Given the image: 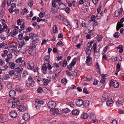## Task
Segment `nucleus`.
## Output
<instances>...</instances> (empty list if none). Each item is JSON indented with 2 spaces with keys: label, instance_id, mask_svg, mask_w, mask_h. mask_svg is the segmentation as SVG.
I'll return each mask as SVG.
<instances>
[{
  "label": "nucleus",
  "instance_id": "obj_2",
  "mask_svg": "<svg viewBox=\"0 0 124 124\" xmlns=\"http://www.w3.org/2000/svg\"><path fill=\"white\" fill-rule=\"evenodd\" d=\"M26 83L27 86L32 87L34 85L35 82L32 78L31 77H29L28 79L26 81Z\"/></svg>",
  "mask_w": 124,
  "mask_h": 124
},
{
  "label": "nucleus",
  "instance_id": "obj_26",
  "mask_svg": "<svg viewBox=\"0 0 124 124\" xmlns=\"http://www.w3.org/2000/svg\"><path fill=\"white\" fill-rule=\"evenodd\" d=\"M50 111L51 112L54 113V114L55 115L58 112L59 110L57 108H55L54 109H50Z\"/></svg>",
  "mask_w": 124,
  "mask_h": 124
},
{
  "label": "nucleus",
  "instance_id": "obj_22",
  "mask_svg": "<svg viewBox=\"0 0 124 124\" xmlns=\"http://www.w3.org/2000/svg\"><path fill=\"white\" fill-rule=\"evenodd\" d=\"M35 103H38L40 105V104H43L44 103V102L43 100L39 99L35 100Z\"/></svg>",
  "mask_w": 124,
  "mask_h": 124
},
{
  "label": "nucleus",
  "instance_id": "obj_13",
  "mask_svg": "<svg viewBox=\"0 0 124 124\" xmlns=\"http://www.w3.org/2000/svg\"><path fill=\"white\" fill-rule=\"evenodd\" d=\"M18 108L19 110L22 112H24L26 110V107L22 105H20L18 107Z\"/></svg>",
  "mask_w": 124,
  "mask_h": 124
},
{
  "label": "nucleus",
  "instance_id": "obj_1",
  "mask_svg": "<svg viewBox=\"0 0 124 124\" xmlns=\"http://www.w3.org/2000/svg\"><path fill=\"white\" fill-rule=\"evenodd\" d=\"M15 94L16 92L13 90H11L9 92V96L12 98L8 101V105L10 108H14L16 106V103L13 102V98L15 96Z\"/></svg>",
  "mask_w": 124,
  "mask_h": 124
},
{
  "label": "nucleus",
  "instance_id": "obj_15",
  "mask_svg": "<svg viewBox=\"0 0 124 124\" xmlns=\"http://www.w3.org/2000/svg\"><path fill=\"white\" fill-rule=\"evenodd\" d=\"M89 101L88 100H85L83 101V105L85 108H87L88 107L89 105Z\"/></svg>",
  "mask_w": 124,
  "mask_h": 124
},
{
  "label": "nucleus",
  "instance_id": "obj_16",
  "mask_svg": "<svg viewBox=\"0 0 124 124\" xmlns=\"http://www.w3.org/2000/svg\"><path fill=\"white\" fill-rule=\"evenodd\" d=\"M30 117V116L27 113L24 114L23 116V118L24 120L25 121L27 120Z\"/></svg>",
  "mask_w": 124,
  "mask_h": 124
},
{
  "label": "nucleus",
  "instance_id": "obj_11",
  "mask_svg": "<svg viewBox=\"0 0 124 124\" xmlns=\"http://www.w3.org/2000/svg\"><path fill=\"white\" fill-rule=\"evenodd\" d=\"M51 80V78L50 77H48L46 79H44L43 80V82L44 85H47L50 82Z\"/></svg>",
  "mask_w": 124,
  "mask_h": 124
},
{
  "label": "nucleus",
  "instance_id": "obj_47",
  "mask_svg": "<svg viewBox=\"0 0 124 124\" xmlns=\"http://www.w3.org/2000/svg\"><path fill=\"white\" fill-rule=\"evenodd\" d=\"M33 15V13L32 11H31L30 12V13L29 16H27V18L28 19H30V17H31Z\"/></svg>",
  "mask_w": 124,
  "mask_h": 124
},
{
  "label": "nucleus",
  "instance_id": "obj_39",
  "mask_svg": "<svg viewBox=\"0 0 124 124\" xmlns=\"http://www.w3.org/2000/svg\"><path fill=\"white\" fill-rule=\"evenodd\" d=\"M25 42L24 41H22L21 42L19 43V46L18 47L19 48H22L23 46L24 45H25Z\"/></svg>",
  "mask_w": 124,
  "mask_h": 124
},
{
  "label": "nucleus",
  "instance_id": "obj_27",
  "mask_svg": "<svg viewBox=\"0 0 124 124\" xmlns=\"http://www.w3.org/2000/svg\"><path fill=\"white\" fill-rule=\"evenodd\" d=\"M103 13L102 12L97 13L96 15V17L98 19H100L102 16Z\"/></svg>",
  "mask_w": 124,
  "mask_h": 124
},
{
  "label": "nucleus",
  "instance_id": "obj_42",
  "mask_svg": "<svg viewBox=\"0 0 124 124\" xmlns=\"http://www.w3.org/2000/svg\"><path fill=\"white\" fill-rule=\"evenodd\" d=\"M25 23L23 22L20 26V28L21 29V30H23L25 29V26L24 25Z\"/></svg>",
  "mask_w": 124,
  "mask_h": 124
},
{
  "label": "nucleus",
  "instance_id": "obj_55",
  "mask_svg": "<svg viewBox=\"0 0 124 124\" xmlns=\"http://www.w3.org/2000/svg\"><path fill=\"white\" fill-rule=\"evenodd\" d=\"M32 29V28L30 26L28 27L26 29V30L27 32H30Z\"/></svg>",
  "mask_w": 124,
  "mask_h": 124
},
{
  "label": "nucleus",
  "instance_id": "obj_59",
  "mask_svg": "<svg viewBox=\"0 0 124 124\" xmlns=\"http://www.w3.org/2000/svg\"><path fill=\"white\" fill-rule=\"evenodd\" d=\"M9 75L10 76L13 75L15 74L14 71L13 70H11L9 72Z\"/></svg>",
  "mask_w": 124,
  "mask_h": 124
},
{
  "label": "nucleus",
  "instance_id": "obj_56",
  "mask_svg": "<svg viewBox=\"0 0 124 124\" xmlns=\"http://www.w3.org/2000/svg\"><path fill=\"white\" fill-rule=\"evenodd\" d=\"M25 62L23 60L21 62V63L20 65L21 67L24 66L25 65Z\"/></svg>",
  "mask_w": 124,
  "mask_h": 124
},
{
  "label": "nucleus",
  "instance_id": "obj_41",
  "mask_svg": "<svg viewBox=\"0 0 124 124\" xmlns=\"http://www.w3.org/2000/svg\"><path fill=\"white\" fill-rule=\"evenodd\" d=\"M35 107L37 109H39L40 107V105L38 104V103H36L34 104Z\"/></svg>",
  "mask_w": 124,
  "mask_h": 124
},
{
  "label": "nucleus",
  "instance_id": "obj_48",
  "mask_svg": "<svg viewBox=\"0 0 124 124\" xmlns=\"http://www.w3.org/2000/svg\"><path fill=\"white\" fill-rule=\"evenodd\" d=\"M70 110H69L68 108H67L64 109H63L62 112L63 113H67L70 112Z\"/></svg>",
  "mask_w": 124,
  "mask_h": 124
},
{
  "label": "nucleus",
  "instance_id": "obj_46",
  "mask_svg": "<svg viewBox=\"0 0 124 124\" xmlns=\"http://www.w3.org/2000/svg\"><path fill=\"white\" fill-rule=\"evenodd\" d=\"M43 90L41 87H39L37 90V92L39 93H40L42 92Z\"/></svg>",
  "mask_w": 124,
  "mask_h": 124
},
{
  "label": "nucleus",
  "instance_id": "obj_45",
  "mask_svg": "<svg viewBox=\"0 0 124 124\" xmlns=\"http://www.w3.org/2000/svg\"><path fill=\"white\" fill-rule=\"evenodd\" d=\"M53 31L54 33H55L57 31V27L56 25H54L53 28Z\"/></svg>",
  "mask_w": 124,
  "mask_h": 124
},
{
  "label": "nucleus",
  "instance_id": "obj_28",
  "mask_svg": "<svg viewBox=\"0 0 124 124\" xmlns=\"http://www.w3.org/2000/svg\"><path fill=\"white\" fill-rule=\"evenodd\" d=\"M97 41L98 42L101 41L102 39V36L101 35H98L96 37Z\"/></svg>",
  "mask_w": 124,
  "mask_h": 124
},
{
  "label": "nucleus",
  "instance_id": "obj_10",
  "mask_svg": "<svg viewBox=\"0 0 124 124\" xmlns=\"http://www.w3.org/2000/svg\"><path fill=\"white\" fill-rule=\"evenodd\" d=\"M110 85H112L114 87L116 88L119 87L118 82L116 80H111L110 82Z\"/></svg>",
  "mask_w": 124,
  "mask_h": 124
},
{
  "label": "nucleus",
  "instance_id": "obj_32",
  "mask_svg": "<svg viewBox=\"0 0 124 124\" xmlns=\"http://www.w3.org/2000/svg\"><path fill=\"white\" fill-rule=\"evenodd\" d=\"M108 99V96L107 95H105L103 96L102 97V100L103 102H105Z\"/></svg>",
  "mask_w": 124,
  "mask_h": 124
},
{
  "label": "nucleus",
  "instance_id": "obj_49",
  "mask_svg": "<svg viewBox=\"0 0 124 124\" xmlns=\"http://www.w3.org/2000/svg\"><path fill=\"white\" fill-rule=\"evenodd\" d=\"M61 82L64 84H66L67 82V80L66 78H63Z\"/></svg>",
  "mask_w": 124,
  "mask_h": 124
},
{
  "label": "nucleus",
  "instance_id": "obj_8",
  "mask_svg": "<svg viewBox=\"0 0 124 124\" xmlns=\"http://www.w3.org/2000/svg\"><path fill=\"white\" fill-rule=\"evenodd\" d=\"M50 60V55H46L44 57V62L45 64H48Z\"/></svg>",
  "mask_w": 124,
  "mask_h": 124
},
{
  "label": "nucleus",
  "instance_id": "obj_3",
  "mask_svg": "<svg viewBox=\"0 0 124 124\" xmlns=\"http://www.w3.org/2000/svg\"><path fill=\"white\" fill-rule=\"evenodd\" d=\"M124 21V18H122L121 19L120 22H118L117 24L116 29L117 31H118L121 27H123V25L122 24Z\"/></svg>",
  "mask_w": 124,
  "mask_h": 124
},
{
  "label": "nucleus",
  "instance_id": "obj_21",
  "mask_svg": "<svg viewBox=\"0 0 124 124\" xmlns=\"http://www.w3.org/2000/svg\"><path fill=\"white\" fill-rule=\"evenodd\" d=\"M92 48H91V49L89 48V47H86V49L85 50L86 54H87L90 55L91 54L92 52L91 49Z\"/></svg>",
  "mask_w": 124,
  "mask_h": 124
},
{
  "label": "nucleus",
  "instance_id": "obj_57",
  "mask_svg": "<svg viewBox=\"0 0 124 124\" xmlns=\"http://www.w3.org/2000/svg\"><path fill=\"white\" fill-rule=\"evenodd\" d=\"M83 92L86 94L89 93V92L87 91V90L86 87H85L84 88Z\"/></svg>",
  "mask_w": 124,
  "mask_h": 124
},
{
  "label": "nucleus",
  "instance_id": "obj_53",
  "mask_svg": "<svg viewBox=\"0 0 124 124\" xmlns=\"http://www.w3.org/2000/svg\"><path fill=\"white\" fill-rule=\"evenodd\" d=\"M65 11L67 13H69L70 11V8L68 7H67L65 9Z\"/></svg>",
  "mask_w": 124,
  "mask_h": 124
},
{
  "label": "nucleus",
  "instance_id": "obj_12",
  "mask_svg": "<svg viewBox=\"0 0 124 124\" xmlns=\"http://www.w3.org/2000/svg\"><path fill=\"white\" fill-rule=\"evenodd\" d=\"M76 104L78 106H81L83 105V101L81 99H78L76 101Z\"/></svg>",
  "mask_w": 124,
  "mask_h": 124
},
{
  "label": "nucleus",
  "instance_id": "obj_58",
  "mask_svg": "<svg viewBox=\"0 0 124 124\" xmlns=\"http://www.w3.org/2000/svg\"><path fill=\"white\" fill-rule=\"evenodd\" d=\"M43 76L41 75V76H39L38 77L39 78L37 79V80L38 82H39L40 81H41L42 80Z\"/></svg>",
  "mask_w": 124,
  "mask_h": 124
},
{
  "label": "nucleus",
  "instance_id": "obj_25",
  "mask_svg": "<svg viewBox=\"0 0 124 124\" xmlns=\"http://www.w3.org/2000/svg\"><path fill=\"white\" fill-rule=\"evenodd\" d=\"M84 5L86 7H88L90 6L89 1L88 0H85L84 1Z\"/></svg>",
  "mask_w": 124,
  "mask_h": 124
},
{
  "label": "nucleus",
  "instance_id": "obj_33",
  "mask_svg": "<svg viewBox=\"0 0 124 124\" xmlns=\"http://www.w3.org/2000/svg\"><path fill=\"white\" fill-rule=\"evenodd\" d=\"M22 60H23L22 58L20 57L17 59L16 61H15V62L16 63L19 64L22 61Z\"/></svg>",
  "mask_w": 124,
  "mask_h": 124
},
{
  "label": "nucleus",
  "instance_id": "obj_9",
  "mask_svg": "<svg viewBox=\"0 0 124 124\" xmlns=\"http://www.w3.org/2000/svg\"><path fill=\"white\" fill-rule=\"evenodd\" d=\"M17 112L15 110L11 111L9 113L10 116L13 118H16L17 115Z\"/></svg>",
  "mask_w": 124,
  "mask_h": 124
},
{
  "label": "nucleus",
  "instance_id": "obj_30",
  "mask_svg": "<svg viewBox=\"0 0 124 124\" xmlns=\"http://www.w3.org/2000/svg\"><path fill=\"white\" fill-rule=\"evenodd\" d=\"M113 102L112 100H109L107 101L106 104L108 106L111 107L113 105Z\"/></svg>",
  "mask_w": 124,
  "mask_h": 124
},
{
  "label": "nucleus",
  "instance_id": "obj_24",
  "mask_svg": "<svg viewBox=\"0 0 124 124\" xmlns=\"http://www.w3.org/2000/svg\"><path fill=\"white\" fill-rule=\"evenodd\" d=\"M18 44V41L13 42L11 43L10 45V46L14 47L17 46Z\"/></svg>",
  "mask_w": 124,
  "mask_h": 124
},
{
  "label": "nucleus",
  "instance_id": "obj_5",
  "mask_svg": "<svg viewBox=\"0 0 124 124\" xmlns=\"http://www.w3.org/2000/svg\"><path fill=\"white\" fill-rule=\"evenodd\" d=\"M124 103L123 99L121 98H120L117 101H116V105L117 107H119L123 105Z\"/></svg>",
  "mask_w": 124,
  "mask_h": 124
},
{
  "label": "nucleus",
  "instance_id": "obj_38",
  "mask_svg": "<svg viewBox=\"0 0 124 124\" xmlns=\"http://www.w3.org/2000/svg\"><path fill=\"white\" fill-rule=\"evenodd\" d=\"M88 115L86 113H85L82 116V117L84 119H87L88 117Z\"/></svg>",
  "mask_w": 124,
  "mask_h": 124
},
{
  "label": "nucleus",
  "instance_id": "obj_44",
  "mask_svg": "<svg viewBox=\"0 0 124 124\" xmlns=\"http://www.w3.org/2000/svg\"><path fill=\"white\" fill-rule=\"evenodd\" d=\"M42 70L44 71H45L47 70L46 66L45 64H44L42 66Z\"/></svg>",
  "mask_w": 124,
  "mask_h": 124
},
{
  "label": "nucleus",
  "instance_id": "obj_35",
  "mask_svg": "<svg viewBox=\"0 0 124 124\" xmlns=\"http://www.w3.org/2000/svg\"><path fill=\"white\" fill-rule=\"evenodd\" d=\"M91 58L90 55H88L86 57V60L85 62L86 63H88L90 61Z\"/></svg>",
  "mask_w": 124,
  "mask_h": 124
},
{
  "label": "nucleus",
  "instance_id": "obj_60",
  "mask_svg": "<svg viewBox=\"0 0 124 124\" xmlns=\"http://www.w3.org/2000/svg\"><path fill=\"white\" fill-rule=\"evenodd\" d=\"M98 81L96 79H94V82L93 83V85H96L98 83Z\"/></svg>",
  "mask_w": 124,
  "mask_h": 124
},
{
  "label": "nucleus",
  "instance_id": "obj_54",
  "mask_svg": "<svg viewBox=\"0 0 124 124\" xmlns=\"http://www.w3.org/2000/svg\"><path fill=\"white\" fill-rule=\"evenodd\" d=\"M28 74V73L27 71L25 70L23 71V77H25Z\"/></svg>",
  "mask_w": 124,
  "mask_h": 124
},
{
  "label": "nucleus",
  "instance_id": "obj_37",
  "mask_svg": "<svg viewBox=\"0 0 124 124\" xmlns=\"http://www.w3.org/2000/svg\"><path fill=\"white\" fill-rule=\"evenodd\" d=\"M33 3V2L32 0H29L28 4L30 7H31L32 6Z\"/></svg>",
  "mask_w": 124,
  "mask_h": 124
},
{
  "label": "nucleus",
  "instance_id": "obj_52",
  "mask_svg": "<svg viewBox=\"0 0 124 124\" xmlns=\"http://www.w3.org/2000/svg\"><path fill=\"white\" fill-rule=\"evenodd\" d=\"M52 6L53 7H56L57 6L56 2H55L53 0H52Z\"/></svg>",
  "mask_w": 124,
  "mask_h": 124
},
{
  "label": "nucleus",
  "instance_id": "obj_61",
  "mask_svg": "<svg viewBox=\"0 0 124 124\" xmlns=\"http://www.w3.org/2000/svg\"><path fill=\"white\" fill-rule=\"evenodd\" d=\"M67 64V62L66 61H64L62 64V66L63 67H65L66 66Z\"/></svg>",
  "mask_w": 124,
  "mask_h": 124
},
{
  "label": "nucleus",
  "instance_id": "obj_31",
  "mask_svg": "<svg viewBox=\"0 0 124 124\" xmlns=\"http://www.w3.org/2000/svg\"><path fill=\"white\" fill-rule=\"evenodd\" d=\"M96 44L95 43H94L93 45V49L94 50V53H95L97 52L96 49H97V47H96Z\"/></svg>",
  "mask_w": 124,
  "mask_h": 124
},
{
  "label": "nucleus",
  "instance_id": "obj_63",
  "mask_svg": "<svg viewBox=\"0 0 124 124\" xmlns=\"http://www.w3.org/2000/svg\"><path fill=\"white\" fill-rule=\"evenodd\" d=\"M11 8H15L16 7V4L13 3H12L11 4Z\"/></svg>",
  "mask_w": 124,
  "mask_h": 124
},
{
  "label": "nucleus",
  "instance_id": "obj_17",
  "mask_svg": "<svg viewBox=\"0 0 124 124\" xmlns=\"http://www.w3.org/2000/svg\"><path fill=\"white\" fill-rule=\"evenodd\" d=\"M29 37L31 39H35L36 37L38 36L35 33H30L29 34Z\"/></svg>",
  "mask_w": 124,
  "mask_h": 124
},
{
  "label": "nucleus",
  "instance_id": "obj_64",
  "mask_svg": "<svg viewBox=\"0 0 124 124\" xmlns=\"http://www.w3.org/2000/svg\"><path fill=\"white\" fill-rule=\"evenodd\" d=\"M13 33L14 35L17 34L18 32V30L15 29L13 30Z\"/></svg>",
  "mask_w": 124,
  "mask_h": 124
},
{
  "label": "nucleus",
  "instance_id": "obj_4",
  "mask_svg": "<svg viewBox=\"0 0 124 124\" xmlns=\"http://www.w3.org/2000/svg\"><path fill=\"white\" fill-rule=\"evenodd\" d=\"M56 103L54 101H50L48 103L47 106L50 109H54V108L56 106Z\"/></svg>",
  "mask_w": 124,
  "mask_h": 124
},
{
  "label": "nucleus",
  "instance_id": "obj_62",
  "mask_svg": "<svg viewBox=\"0 0 124 124\" xmlns=\"http://www.w3.org/2000/svg\"><path fill=\"white\" fill-rule=\"evenodd\" d=\"M110 124H117V122L116 120H114L110 122Z\"/></svg>",
  "mask_w": 124,
  "mask_h": 124
},
{
  "label": "nucleus",
  "instance_id": "obj_20",
  "mask_svg": "<svg viewBox=\"0 0 124 124\" xmlns=\"http://www.w3.org/2000/svg\"><path fill=\"white\" fill-rule=\"evenodd\" d=\"M9 67L11 69H13L15 66L16 64L14 62H9Z\"/></svg>",
  "mask_w": 124,
  "mask_h": 124
},
{
  "label": "nucleus",
  "instance_id": "obj_18",
  "mask_svg": "<svg viewBox=\"0 0 124 124\" xmlns=\"http://www.w3.org/2000/svg\"><path fill=\"white\" fill-rule=\"evenodd\" d=\"M20 75L21 74L19 73L18 72L15 73L14 77V78H18L19 80H20V78L21 77Z\"/></svg>",
  "mask_w": 124,
  "mask_h": 124
},
{
  "label": "nucleus",
  "instance_id": "obj_51",
  "mask_svg": "<svg viewBox=\"0 0 124 124\" xmlns=\"http://www.w3.org/2000/svg\"><path fill=\"white\" fill-rule=\"evenodd\" d=\"M8 50L11 53L14 50L13 47L10 46L8 49Z\"/></svg>",
  "mask_w": 124,
  "mask_h": 124
},
{
  "label": "nucleus",
  "instance_id": "obj_36",
  "mask_svg": "<svg viewBox=\"0 0 124 124\" xmlns=\"http://www.w3.org/2000/svg\"><path fill=\"white\" fill-rule=\"evenodd\" d=\"M8 53V51L6 50H5L4 51L3 53L2 54V56L3 57H5L7 55Z\"/></svg>",
  "mask_w": 124,
  "mask_h": 124
},
{
  "label": "nucleus",
  "instance_id": "obj_14",
  "mask_svg": "<svg viewBox=\"0 0 124 124\" xmlns=\"http://www.w3.org/2000/svg\"><path fill=\"white\" fill-rule=\"evenodd\" d=\"M59 6L58 7V8L61 10H63L65 9L66 7V6L65 4L63 3H62V2L60 3V4H58Z\"/></svg>",
  "mask_w": 124,
  "mask_h": 124
},
{
  "label": "nucleus",
  "instance_id": "obj_29",
  "mask_svg": "<svg viewBox=\"0 0 124 124\" xmlns=\"http://www.w3.org/2000/svg\"><path fill=\"white\" fill-rule=\"evenodd\" d=\"M72 114L73 115H78L79 113V111L77 109L73 110L72 112Z\"/></svg>",
  "mask_w": 124,
  "mask_h": 124
},
{
  "label": "nucleus",
  "instance_id": "obj_43",
  "mask_svg": "<svg viewBox=\"0 0 124 124\" xmlns=\"http://www.w3.org/2000/svg\"><path fill=\"white\" fill-rule=\"evenodd\" d=\"M120 35V34L119 32H116L113 35L114 37L116 38H118Z\"/></svg>",
  "mask_w": 124,
  "mask_h": 124
},
{
  "label": "nucleus",
  "instance_id": "obj_19",
  "mask_svg": "<svg viewBox=\"0 0 124 124\" xmlns=\"http://www.w3.org/2000/svg\"><path fill=\"white\" fill-rule=\"evenodd\" d=\"M90 116L89 119H90L91 121H92L94 119L96 118L95 115L92 113H91L90 114Z\"/></svg>",
  "mask_w": 124,
  "mask_h": 124
},
{
  "label": "nucleus",
  "instance_id": "obj_50",
  "mask_svg": "<svg viewBox=\"0 0 124 124\" xmlns=\"http://www.w3.org/2000/svg\"><path fill=\"white\" fill-rule=\"evenodd\" d=\"M16 90L18 92H21L23 91V89L21 87H19L16 88Z\"/></svg>",
  "mask_w": 124,
  "mask_h": 124
},
{
  "label": "nucleus",
  "instance_id": "obj_6",
  "mask_svg": "<svg viewBox=\"0 0 124 124\" xmlns=\"http://www.w3.org/2000/svg\"><path fill=\"white\" fill-rule=\"evenodd\" d=\"M123 9L122 7H121L120 9H118L115 11L114 16L116 17H117L120 15H121L122 13Z\"/></svg>",
  "mask_w": 124,
  "mask_h": 124
},
{
  "label": "nucleus",
  "instance_id": "obj_23",
  "mask_svg": "<svg viewBox=\"0 0 124 124\" xmlns=\"http://www.w3.org/2000/svg\"><path fill=\"white\" fill-rule=\"evenodd\" d=\"M56 70V68H55L54 66H53L52 67L51 69L50 70V72L51 73H54Z\"/></svg>",
  "mask_w": 124,
  "mask_h": 124
},
{
  "label": "nucleus",
  "instance_id": "obj_7",
  "mask_svg": "<svg viewBox=\"0 0 124 124\" xmlns=\"http://www.w3.org/2000/svg\"><path fill=\"white\" fill-rule=\"evenodd\" d=\"M34 64L33 62L31 61L29 62L28 64L27 65V67L29 70H32L34 68Z\"/></svg>",
  "mask_w": 124,
  "mask_h": 124
},
{
  "label": "nucleus",
  "instance_id": "obj_34",
  "mask_svg": "<svg viewBox=\"0 0 124 124\" xmlns=\"http://www.w3.org/2000/svg\"><path fill=\"white\" fill-rule=\"evenodd\" d=\"M57 8L55 7H52L51 11L52 13L54 14H55L57 12Z\"/></svg>",
  "mask_w": 124,
  "mask_h": 124
},
{
  "label": "nucleus",
  "instance_id": "obj_40",
  "mask_svg": "<svg viewBox=\"0 0 124 124\" xmlns=\"http://www.w3.org/2000/svg\"><path fill=\"white\" fill-rule=\"evenodd\" d=\"M95 54V57L96 59L98 58L99 57L100 55V54L99 51L97 52H96Z\"/></svg>",
  "mask_w": 124,
  "mask_h": 124
}]
</instances>
